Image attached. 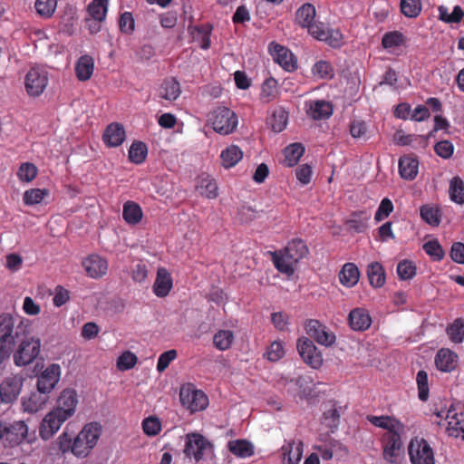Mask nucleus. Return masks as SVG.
<instances>
[{
	"label": "nucleus",
	"instance_id": "obj_39",
	"mask_svg": "<svg viewBox=\"0 0 464 464\" xmlns=\"http://www.w3.org/2000/svg\"><path fill=\"white\" fill-rule=\"evenodd\" d=\"M243 157V152L238 146L231 145L223 150L220 154L222 166L226 169L234 167Z\"/></svg>",
	"mask_w": 464,
	"mask_h": 464
},
{
	"label": "nucleus",
	"instance_id": "obj_55",
	"mask_svg": "<svg viewBox=\"0 0 464 464\" xmlns=\"http://www.w3.org/2000/svg\"><path fill=\"white\" fill-rule=\"evenodd\" d=\"M401 10L407 17H417L421 11L420 0H401Z\"/></svg>",
	"mask_w": 464,
	"mask_h": 464
},
{
	"label": "nucleus",
	"instance_id": "obj_32",
	"mask_svg": "<svg viewBox=\"0 0 464 464\" xmlns=\"http://www.w3.org/2000/svg\"><path fill=\"white\" fill-rule=\"evenodd\" d=\"M370 218L371 214L366 210L354 211L345 224L350 230L362 233L367 229Z\"/></svg>",
	"mask_w": 464,
	"mask_h": 464
},
{
	"label": "nucleus",
	"instance_id": "obj_26",
	"mask_svg": "<svg viewBox=\"0 0 464 464\" xmlns=\"http://www.w3.org/2000/svg\"><path fill=\"white\" fill-rule=\"evenodd\" d=\"M348 323L353 331L363 332L372 324V317L364 308H354L348 315Z\"/></svg>",
	"mask_w": 464,
	"mask_h": 464
},
{
	"label": "nucleus",
	"instance_id": "obj_12",
	"mask_svg": "<svg viewBox=\"0 0 464 464\" xmlns=\"http://www.w3.org/2000/svg\"><path fill=\"white\" fill-rule=\"evenodd\" d=\"M305 333L319 344L331 346L335 343L336 337L334 332L315 319L306 320L304 323Z\"/></svg>",
	"mask_w": 464,
	"mask_h": 464
},
{
	"label": "nucleus",
	"instance_id": "obj_40",
	"mask_svg": "<svg viewBox=\"0 0 464 464\" xmlns=\"http://www.w3.org/2000/svg\"><path fill=\"white\" fill-rule=\"evenodd\" d=\"M420 215L421 219L431 227H438L441 221L440 210L438 207L426 204L420 207Z\"/></svg>",
	"mask_w": 464,
	"mask_h": 464
},
{
	"label": "nucleus",
	"instance_id": "obj_47",
	"mask_svg": "<svg viewBox=\"0 0 464 464\" xmlns=\"http://www.w3.org/2000/svg\"><path fill=\"white\" fill-rule=\"evenodd\" d=\"M148 154V148L142 141H134L129 150V160L132 163L141 164Z\"/></svg>",
	"mask_w": 464,
	"mask_h": 464
},
{
	"label": "nucleus",
	"instance_id": "obj_35",
	"mask_svg": "<svg viewBox=\"0 0 464 464\" xmlns=\"http://www.w3.org/2000/svg\"><path fill=\"white\" fill-rule=\"evenodd\" d=\"M180 92L179 82L174 78L164 80L159 88V96L169 102L175 101Z\"/></svg>",
	"mask_w": 464,
	"mask_h": 464
},
{
	"label": "nucleus",
	"instance_id": "obj_25",
	"mask_svg": "<svg viewBox=\"0 0 464 464\" xmlns=\"http://www.w3.org/2000/svg\"><path fill=\"white\" fill-rule=\"evenodd\" d=\"M458 354L449 348L440 349L435 356V365L440 372H450L458 363Z\"/></svg>",
	"mask_w": 464,
	"mask_h": 464
},
{
	"label": "nucleus",
	"instance_id": "obj_22",
	"mask_svg": "<svg viewBox=\"0 0 464 464\" xmlns=\"http://www.w3.org/2000/svg\"><path fill=\"white\" fill-rule=\"evenodd\" d=\"M49 398V395L42 393L36 389V391L22 397V409L24 412L36 413L45 406Z\"/></svg>",
	"mask_w": 464,
	"mask_h": 464
},
{
	"label": "nucleus",
	"instance_id": "obj_1",
	"mask_svg": "<svg viewBox=\"0 0 464 464\" xmlns=\"http://www.w3.org/2000/svg\"><path fill=\"white\" fill-rule=\"evenodd\" d=\"M30 322L10 314L0 315V364L8 359L14 348L29 335Z\"/></svg>",
	"mask_w": 464,
	"mask_h": 464
},
{
	"label": "nucleus",
	"instance_id": "obj_15",
	"mask_svg": "<svg viewBox=\"0 0 464 464\" xmlns=\"http://www.w3.org/2000/svg\"><path fill=\"white\" fill-rule=\"evenodd\" d=\"M48 84V72L39 68H32L26 73L24 85L28 95L40 96Z\"/></svg>",
	"mask_w": 464,
	"mask_h": 464
},
{
	"label": "nucleus",
	"instance_id": "obj_44",
	"mask_svg": "<svg viewBox=\"0 0 464 464\" xmlns=\"http://www.w3.org/2000/svg\"><path fill=\"white\" fill-rule=\"evenodd\" d=\"M277 96V81L275 78L270 77L266 79L261 86L260 100L264 103H268L276 100Z\"/></svg>",
	"mask_w": 464,
	"mask_h": 464
},
{
	"label": "nucleus",
	"instance_id": "obj_23",
	"mask_svg": "<svg viewBox=\"0 0 464 464\" xmlns=\"http://www.w3.org/2000/svg\"><path fill=\"white\" fill-rule=\"evenodd\" d=\"M304 451V442L301 440L285 441L281 447L283 460L287 464H299Z\"/></svg>",
	"mask_w": 464,
	"mask_h": 464
},
{
	"label": "nucleus",
	"instance_id": "obj_21",
	"mask_svg": "<svg viewBox=\"0 0 464 464\" xmlns=\"http://www.w3.org/2000/svg\"><path fill=\"white\" fill-rule=\"evenodd\" d=\"M82 266L88 276L98 279L107 274L108 262L99 255H90L82 261Z\"/></svg>",
	"mask_w": 464,
	"mask_h": 464
},
{
	"label": "nucleus",
	"instance_id": "obj_27",
	"mask_svg": "<svg viewBox=\"0 0 464 464\" xmlns=\"http://www.w3.org/2000/svg\"><path fill=\"white\" fill-rule=\"evenodd\" d=\"M367 420L375 427L382 428L387 430L386 433H392L396 431H404V424L399 420L392 416L382 415L373 416L369 415Z\"/></svg>",
	"mask_w": 464,
	"mask_h": 464
},
{
	"label": "nucleus",
	"instance_id": "obj_28",
	"mask_svg": "<svg viewBox=\"0 0 464 464\" xmlns=\"http://www.w3.org/2000/svg\"><path fill=\"white\" fill-rule=\"evenodd\" d=\"M172 288V277L168 270L160 267L157 271L156 280L153 285V293L158 297H165Z\"/></svg>",
	"mask_w": 464,
	"mask_h": 464
},
{
	"label": "nucleus",
	"instance_id": "obj_63",
	"mask_svg": "<svg viewBox=\"0 0 464 464\" xmlns=\"http://www.w3.org/2000/svg\"><path fill=\"white\" fill-rule=\"evenodd\" d=\"M313 73L322 79L332 78L334 76L333 66L326 61H319L314 65Z\"/></svg>",
	"mask_w": 464,
	"mask_h": 464
},
{
	"label": "nucleus",
	"instance_id": "obj_31",
	"mask_svg": "<svg viewBox=\"0 0 464 464\" xmlns=\"http://www.w3.org/2000/svg\"><path fill=\"white\" fill-rule=\"evenodd\" d=\"M75 75L81 82L89 80L94 71V61L92 56L85 54L82 55L75 64Z\"/></svg>",
	"mask_w": 464,
	"mask_h": 464
},
{
	"label": "nucleus",
	"instance_id": "obj_9",
	"mask_svg": "<svg viewBox=\"0 0 464 464\" xmlns=\"http://www.w3.org/2000/svg\"><path fill=\"white\" fill-rule=\"evenodd\" d=\"M408 451L411 464H435L433 450L424 439H412Z\"/></svg>",
	"mask_w": 464,
	"mask_h": 464
},
{
	"label": "nucleus",
	"instance_id": "obj_16",
	"mask_svg": "<svg viewBox=\"0 0 464 464\" xmlns=\"http://www.w3.org/2000/svg\"><path fill=\"white\" fill-rule=\"evenodd\" d=\"M78 404V395L74 389L66 388L59 394L53 410L69 420L73 416Z\"/></svg>",
	"mask_w": 464,
	"mask_h": 464
},
{
	"label": "nucleus",
	"instance_id": "obj_30",
	"mask_svg": "<svg viewBox=\"0 0 464 464\" xmlns=\"http://www.w3.org/2000/svg\"><path fill=\"white\" fill-rule=\"evenodd\" d=\"M419 161L417 158L403 156L399 160V172L402 179L412 180L418 174Z\"/></svg>",
	"mask_w": 464,
	"mask_h": 464
},
{
	"label": "nucleus",
	"instance_id": "obj_20",
	"mask_svg": "<svg viewBox=\"0 0 464 464\" xmlns=\"http://www.w3.org/2000/svg\"><path fill=\"white\" fill-rule=\"evenodd\" d=\"M66 420V418L52 410L44 416L40 424V437L44 440L51 439Z\"/></svg>",
	"mask_w": 464,
	"mask_h": 464
},
{
	"label": "nucleus",
	"instance_id": "obj_43",
	"mask_svg": "<svg viewBox=\"0 0 464 464\" xmlns=\"http://www.w3.org/2000/svg\"><path fill=\"white\" fill-rule=\"evenodd\" d=\"M235 340L234 333L230 330H218L213 336V344L218 351L228 350Z\"/></svg>",
	"mask_w": 464,
	"mask_h": 464
},
{
	"label": "nucleus",
	"instance_id": "obj_46",
	"mask_svg": "<svg viewBox=\"0 0 464 464\" xmlns=\"http://www.w3.org/2000/svg\"><path fill=\"white\" fill-rule=\"evenodd\" d=\"M288 120V112L282 107L276 108L271 118L269 119V124L275 132H281L286 127Z\"/></svg>",
	"mask_w": 464,
	"mask_h": 464
},
{
	"label": "nucleus",
	"instance_id": "obj_54",
	"mask_svg": "<svg viewBox=\"0 0 464 464\" xmlns=\"http://www.w3.org/2000/svg\"><path fill=\"white\" fill-rule=\"evenodd\" d=\"M36 166L30 162L22 163L17 170V177L23 182H31L37 176Z\"/></svg>",
	"mask_w": 464,
	"mask_h": 464
},
{
	"label": "nucleus",
	"instance_id": "obj_53",
	"mask_svg": "<svg viewBox=\"0 0 464 464\" xmlns=\"http://www.w3.org/2000/svg\"><path fill=\"white\" fill-rule=\"evenodd\" d=\"M418 386V397L420 401H426L429 398V380L428 373L424 370L418 372L416 376Z\"/></svg>",
	"mask_w": 464,
	"mask_h": 464
},
{
	"label": "nucleus",
	"instance_id": "obj_18",
	"mask_svg": "<svg viewBox=\"0 0 464 464\" xmlns=\"http://www.w3.org/2000/svg\"><path fill=\"white\" fill-rule=\"evenodd\" d=\"M23 387V378L18 375L5 377L0 383V401L12 403L19 396Z\"/></svg>",
	"mask_w": 464,
	"mask_h": 464
},
{
	"label": "nucleus",
	"instance_id": "obj_52",
	"mask_svg": "<svg viewBox=\"0 0 464 464\" xmlns=\"http://www.w3.org/2000/svg\"><path fill=\"white\" fill-rule=\"evenodd\" d=\"M422 248L433 261H441L444 258L445 252L437 239L427 241Z\"/></svg>",
	"mask_w": 464,
	"mask_h": 464
},
{
	"label": "nucleus",
	"instance_id": "obj_5",
	"mask_svg": "<svg viewBox=\"0 0 464 464\" xmlns=\"http://www.w3.org/2000/svg\"><path fill=\"white\" fill-rule=\"evenodd\" d=\"M208 121L217 133L228 135L236 130L238 118L227 107H218L209 113Z\"/></svg>",
	"mask_w": 464,
	"mask_h": 464
},
{
	"label": "nucleus",
	"instance_id": "obj_48",
	"mask_svg": "<svg viewBox=\"0 0 464 464\" xmlns=\"http://www.w3.org/2000/svg\"><path fill=\"white\" fill-rule=\"evenodd\" d=\"M109 0H92L87 8V11L92 18L96 20L104 21L108 11Z\"/></svg>",
	"mask_w": 464,
	"mask_h": 464
},
{
	"label": "nucleus",
	"instance_id": "obj_19",
	"mask_svg": "<svg viewBox=\"0 0 464 464\" xmlns=\"http://www.w3.org/2000/svg\"><path fill=\"white\" fill-rule=\"evenodd\" d=\"M270 54L274 61L288 72L297 69V62L292 52L286 47L272 42L268 45Z\"/></svg>",
	"mask_w": 464,
	"mask_h": 464
},
{
	"label": "nucleus",
	"instance_id": "obj_4",
	"mask_svg": "<svg viewBox=\"0 0 464 464\" xmlns=\"http://www.w3.org/2000/svg\"><path fill=\"white\" fill-rule=\"evenodd\" d=\"M101 435V426L96 422L86 424L80 433L73 439L72 454L77 457H85L96 445Z\"/></svg>",
	"mask_w": 464,
	"mask_h": 464
},
{
	"label": "nucleus",
	"instance_id": "obj_3",
	"mask_svg": "<svg viewBox=\"0 0 464 464\" xmlns=\"http://www.w3.org/2000/svg\"><path fill=\"white\" fill-rule=\"evenodd\" d=\"M41 352V340L27 335L13 350V361L17 367H25L33 363Z\"/></svg>",
	"mask_w": 464,
	"mask_h": 464
},
{
	"label": "nucleus",
	"instance_id": "obj_33",
	"mask_svg": "<svg viewBox=\"0 0 464 464\" xmlns=\"http://www.w3.org/2000/svg\"><path fill=\"white\" fill-rule=\"evenodd\" d=\"M315 14V7L310 3H305L295 11V20L298 25L308 29L314 23Z\"/></svg>",
	"mask_w": 464,
	"mask_h": 464
},
{
	"label": "nucleus",
	"instance_id": "obj_17",
	"mask_svg": "<svg viewBox=\"0 0 464 464\" xmlns=\"http://www.w3.org/2000/svg\"><path fill=\"white\" fill-rule=\"evenodd\" d=\"M447 432L449 436L464 440V409L452 405L447 411Z\"/></svg>",
	"mask_w": 464,
	"mask_h": 464
},
{
	"label": "nucleus",
	"instance_id": "obj_7",
	"mask_svg": "<svg viewBox=\"0 0 464 464\" xmlns=\"http://www.w3.org/2000/svg\"><path fill=\"white\" fill-rule=\"evenodd\" d=\"M403 432L384 433L382 436V457L389 463L397 464L404 452L401 440V434Z\"/></svg>",
	"mask_w": 464,
	"mask_h": 464
},
{
	"label": "nucleus",
	"instance_id": "obj_41",
	"mask_svg": "<svg viewBox=\"0 0 464 464\" xmlns=\"http://www.w3.org/2000/svg\"><path fill=\"white\" fill-rule=\"evenodd\" d=\"M367 276L372 287H382L385 283V272L378 262L371 263L367 267Z\"/></svg>",
	"mask_w": 464,
	"mask_h": 464
},
{
	"label": "nucleus",
	"instance_id": "obj_50",
	"mask_svg": "<svg viewBox=\"0 0 464 464\" xmlns=\"http://www.w3.org/2000/svg\"><path fill=\"white\" fill-rule=\"evenodd\" d=\"M450 340L455 343H460L464 340V320L458 318L446 329Z\"/></svg>",
	"mask_w": 464,
	"mask_h": 464
},
{
	"label": "nucleus",
	"instance_id": "obj_2",
	"mask_svg": "<svg viewBox=\"0 0 464 464\" xmlns=\"http://www.w3.org/2000/svg\"><path fill=\"white\" fill-rule=\"evenodd\" d=\"M309 253L305 242L300 238H295L288 242L286 246L279 251L272 253V261L275 267L281 273L292 276L295 273L294 266Z\"/></svg>",
	"mask_w": 464,
	"mask_h": 464
},
{
	"label": "nucleus",
	"instance_id": "obj_36",
	"mask_svg": "<svg viewBox=\"0 0 464 464\" xmlns=\"http://www.w3.org/2000/svg\"><path fill=\"white\" fill-rule=\"evenodd\" d=\"M308 114L314 120L328 119L333 114L332 104L322 100L313 102L309 107Z\"/></svg>",
	"mask_w": 464,
	"mask_h": 464
},
{
	"label": "nucleus",
	"instance_id": "obj_49",
	"mask_svg": "<svg viewBox=\"0 0 464 464\" xmlns=\"http://www.w3.org/2000/svg\"><path fill=\"white\" fill-rule=\"evenodd\" d=\"M197 189L200 195L208 198H216L218 195V185L213 179L209 177L201 178Z\"/></svg>",
	"mask_w": 464,
	"mask_h": 464
},
{
	"label": "nucleus",
	"instance_id": "obj_58",
	"mask_svg": "<svg viewBox=\"0 0 464 464\" xmlns=\"http://www.w3.org/2000/svg\"><path fill=\"white\" fill-rule=\"evenodd\" d=\"M394 206L392 200L388 198L382 199L374 215V221L379 223L387 218L393 211Z\"/></svg>",
	"mask_w": 464,
	"mask_h": 464
},
{
	"label": "nucleus",
	"instance_id": "obj_45",
	"mask_svg": "<svg viewBox=\"0 0 464 464\" xmlns=\"http://www.w3.org/2000/svg\"><path fill=\"white\" fill-rule=\"evenodd\" d=\"M393 141L399 146L411 145L414 141H418L420 147H426V139L422 135L405 134L402 130H398L393 135Z\"/></svg>",
	"mask_w": 464,
	"mask_h": 464
},
{
	"label": "nucleus",
	"instance_id": "obj_10",
	"mask_svg": "<svg viewBox=\"0 0 464 464\" xmlns=\"http://www.w3.org/2000/svg\"><path fill=\"white\" fill-rule=\"evenodd\" d=\"M61 366L51 363L36 376V389L50 396L61 379Z\"/></svg>",
	"mask_w": 464,
	"mask_h": 464
},
{
	"label": "nucleus",
	"instance_id": "obj_64",
	"mask_svg": "<svg viewBox=\"0 0 464 464\" xmlns=\"http://www.w3.org/2000/svg\"><path fill=\"white\" fill-rule=\"evenodd\" d=\"M434 151L439 157L447 160L453 155L454 146L450 140H440L435 144Z\"/></svg>",
	"mask_w": 464,
	"mask_h": 464
},
{
	"label": "nucleus",
	"instance_id": "obj_38",
	"mask_svg": "<svg viewBox=\"0 0 464 464\" xmlns=\"http://www.w3.org/2000/svg\"><path fill=\"white\" fill-rule=\"evenodd\" d=\"M449 196L452 202L464 205V181L460 177L455 176L450 180Z\"/></svg>",
	"mask_w": 464,
	"mask_h": 464
},
{
	"label": "nucleus",
	"instance_id": "obj_14",
	"mask_svg": "<svg viewBox=\"0 0 464 464\" xmlns=\"http://www.w3.org/2000/svg\"><path fill=\"white\" fill-rule=\"evenodd\" d=\"M212 444L199 433H189L186 435L184 454L186 457L193 458L197 462L204 457L207 449H211Z\"/></svg>",
	"mask_w": 464,
	"mask_h": 464
},
{
	"label": "nucleus",
	"instance_id": "obj_51",
	"mask_svg": "<svg viewBox=\"0 0 464 464\" xmlns=\"http://www.w3.org/2000/svg\"><path fill=\"white\" fill-rule=\"evenodd\" d=\"M48 195L49 190L46 188H30L24 193L23 201L26 206H33L41 203Z\"/></svg>",
	"mask_w": 464,
	"mask_h": 464
},
{
	"label": "nucleus",
	"instance_id": "obj_29",
	"mask_svg": "<svg viewBox=\"0 0 464 464\" xmlns=\"http://www.w3.org/2000/svg\"><path fill=\"white\" fill-rule=\"evenodd\" d=\"M339 281L345 287L354 286L360 279V271L353 263H345L339 272Z\"/></svg>",
	"mask_w": 464,
	"mask_h": 464
},
{
	"label": "nucleus",
	"instance_id": "obj_59",
	"mask_svg": "<svg viewBox=\"0 0 464 464\" xmlns=\"http://www.w3.org/2000/svg\"><path fill=\"white\" fill-rule=\"evenodd\" d=\"M403 42L404 36L398 31L386 33L382 39V44L385 49L400 46Z\"/></svg>",
	"mask_w": 464,
	"mask_h": 464
},
{
	"label": "nucleus",
	"instance_id": "obj_60",
	"mask_svg": "<svg viewBox=\"0 0 464 464\" xmlns=\"http://www.w3.org/2000/svg\"><path fill=\"white\" fill-rule=\"evenodd\" d=\"M56 5V0H36L34 7L41 16L50 17L54 13Z\"/></svg>",
	"mask_w": 464,
	"mask_h": 464
},
{
	"label": "nucleus",
	"instance_id": "obj_42",
	"mask_svg": "<svg viewBox=\"0 0 464 464\" xmlns=\"http://www.w3.org/2000/svg\"><path fill=\"white\" fill-rule=\"evenodd\" d=\"M304 152V148L301 143H293L288 145L284 150V165L288 168L295 166Z\"/></svg>",
	"mask_w": 464,
	"mask_h": 464
},
{
	"label": "nucleus",
	"instance_id": "obj_6",
	"mask_svg": "<svg viewBox=\"0 0 464 464\" xmlns=\"http://www.w3.org/2000/svg\"><path fill=\"white\" fill-rule=\"evenodd\" d=\"M28 427L23 420L12 423L0 420V443L5 447H14L21 444L26 438Z\"/></svg>",
	"mask_w": 464,
	"mask_h": 464
},
{
	"label": "nucleus",
	"instance_id": "obj_62",
	"mask_svg": "<svg viewBox=\"0 0 464 464\" xmlns=\"http://www.w3.org/2000/svg\"><path fill=\"white\" fill-rule=\"evenodd\" d=\"M142 429L145 434L156 436L161 430V423L157 417H149L143 420Z\"/></svg>",
	"mask_w": 464,
	"mask_h": 464
},
{
	"label": "nucleus",
	"instance_id": "obj_61",
	"mask_svg": "<svg viewBox=\"0 0 464 464\" xmlns=\"http://www.w3.org/2000/svg\"><path fill=\"white\" fill-rule=\"evenodd\" d=\"M120 31L125 34H131L135 29V21L130 12H124L119 20Z\"/></svg>",
	"mask_w": 464,
	"mask_h": 464
},
{
	"label": "nucleus",
	"instance_id": "obj_34",
	"mask_svg": "<svg viewBox=\"0 0 464 464\" xmlns=\"http://www.w3.org/2000/svg\"><path fill=\"white\" fill-rule=\"evenodd\" d=\"M227 449L233 455L242 459L249 458L255 453L253 444L243 439L228 441Z\"/></svg>",
	"mask_w": 464,
	"mask_h": 464
},
{
	"label": "nucleus",
	"instance_id": "obj_8",
	"mask_svg": "<svg viewBox=\"0 0 464 464\" xmlns=\"http://www.w3.org/2000/svg\"><path fill=\"white\" fill-rule=\"evenodd\" d=\"M179 400L182 406L190 412L203 411L208 404V396L202 391L196 390L191 385L181 387Z\"/></svg>",
	"mask_w": 464,
	"mask_h": 464
},
{
	"label": "nucleus",
	"instance_id": "obj_13",
	"mask_svg": "<svg viewBox=\"0 0 464 464\" xmlns=\"http://www.w3.org/2000/svg\"><path fill=\"white\" fill-rule=\"evenodd\" d=\"M307 30L314 38L325 42L331 47L337 48L343 44L342 33L336 29H329L324 23H313Z\"/></svg>",
	"mask_w": 464,
	"mask_h": 464
},
{
	"label": "nucleus",
	"instance_id": "obj_24",
	"mask_svg": "<svg viewBox=\"0 0 464 464\" xmlns=\"http://www.w3.org/2000/svg\"><path fill=\"white\" fill-rule=\"evenodd\" d=\"M126 133L123 126L118 122L109 124L102 135L104 144L109 148H115L123 143Z\"/></svg>",
	"mask_w": 464,
	"mask_h": 464
},
{
	"label": "nucleus",
	"instance_id": "obj_57",
	"mask_svg": "<svg viewBox=\"0 0 464 464\" xmlns=\"http://www.w3.org/2000/svg\"><path fill=\"white\" fill-rule=\"evenodd\" d=\"M212 26L209 24L201 25L197 28V34L194 36L195 40L198 42L199 46L203 50H207L210 46V34Z\"/></svg>",
	"mask_w": 464,
	"mask_h": 464
},
{
	"label": "nucleus",
	"instance_id": "obj_11",
	"mask_svg": "<svg viewBox=\"0 0 464 464\" xmlns=\"http://www.w3.org/2000/svg\"><path fill=\"white\" fill-rule=\"evenodd\" d=\"M296 348L303 361L313 369H319L323 364V355L314 342L307 337L297 340Z\"/></svg>",
	"mask_w": 464,
	"mask_h": 464
},
{
	"label": "nucleus",
	"instance_id": "obj_56",
	"mask_svg": "<svg viewBox=\"0 0 464 464\" xmlns=\"http://www.w3.org/2000/svg\"><path fill=\"white\" fill-rule=\"evenodd\" d=\"M397 274L402 280L411 279L416 275V266L412 261L404 259L397 266Z\"/></svg>",
	"mask_w": 464,
	"mask_h": 464
},
{
	"label": "nucleus",
	"instance_id": "obj_37",
	"mask_svg": "<svg viewBox=\"0 0 464 464\" xmlns=\"http://www.w3.org/2000/svg\"><path fill=\"white\" fill-rule=\"evenodd\" d=\"M143 213L139 204L133 201H127L123 205L122 218L130 225L138 224L142 218Z\"/></svg>",
	"mask_w": 464,
	"mask_h": 464
}]
</instances>
